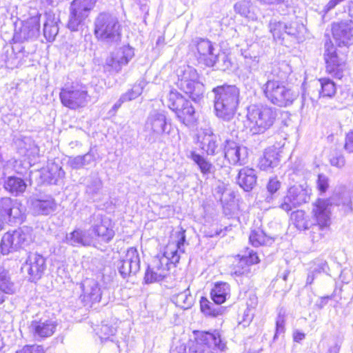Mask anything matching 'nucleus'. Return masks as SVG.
I'll return each instance as SVG.
<instances>
[{
  "label": "nucleus",
  "instance_id": "obj_27",
  "mask_svg": "<svg viewBox=\"0 0 353 353\" xmlns=\"http://www.w3.org/2000/svg\"><path fill=\"white\" fill-rule=\"evenodd\" d=\"M40 17L37 14L23 23L19 31V39L21 41L37 38L40 32Z\"/></svg>",
  "mask_w": 353,
  "mask_h": 353
},
{
  "label": "nucleus",
  "instance_id": "obj_1",
  "mask_svg": "<svg viewBox=\"0 0 353 353\" xmlns=\"http://www.w3.org/2000/svg\"><path fill=\"white\" fill-rule=\"evenodd\" d=\"M216 116L226 121L234 116L240 98V90L235 85L224 84L212 89Z\"/></svg>",
  "mask_w": 353,
  "mask_h": 353
},
{
  "label": "nucleus",
  "instance_id": "obj_55",
  "mask_svg": "<svg viewBox=\"0 0 353 353\" xmlns=\"http://www.w3.org/2000/svg\"><path fill=\"white\" fill-rule=\"evenodd\" d=\"M216 62L217 68L222 70H230L232 68V63L228 55L225 53L216 54Z\"/></svg>",
  "mask_w": 353,
  "mask_h": 353
},
{
  "label": "nucleus",
  "instance_id": "obj_35",
  "mask_svg": "<svg viewBox=\"0 0 353 353\" xmlns=\"http://www.w3.org/2000/svg\"><path fill=\"white\" fill-rule=\"evenodd\" d=\"M46 21L43 25V35L49 42L53 41L59 32L58 19L54 14L46 13Z\"/></svg>",
  "mask_w": 353,
  "mask_h": 353
},
{
  "label": "nucleus",
  "instance_id": "obj_4",
  "mask_svg": "<svg viewBox=\"0 0 353 353\" xmlns=\"http://www.w3.org/2000/svg\"><path fill=\"white\" fill-rule=\"evenodd\" d=\"M262 90L267 99L279 107L292 105L298 97L297 92L285 86L283 82L274 78L268 77Z\"/></svg>",
  "mask_w": 353,
  "mask_h": 353
},
{
  "label": "nucleus",
  "instance_id": "obj_41",
  "mask_svg": "<svg viewBox=\"0 0 353 353\" xmlns=\"http://www.w3.org/2000/svg\"><path fill=\"white\" fill-rule=\"evenodd\" d=\"M249 240L250 243L254 247L270 245L274 241L272 237L267 236L263 230L260 228L251 231Z\"/></svg>",
  "mask_w": 353,
  "mask_h": 353
},
{
  "label": "nucleus",
  "instance_id": "obj_45",
  "mask_svg": "<svg viewBox=\"0 0 353 353\" xmlns=\"http://www.w3.org/2000/svg\"><path fill=\"white\" fill-rule=\"evenodd\" d=\"M201 310L206 316L216 317L222 314V307L214 302L212 303L206 298L202 297L200 301Z\"/></svg>",
  "mask_w": 353,
  "mask_h": 353
},
{
  "label": "nucleus",
  "instance_id": "obj_26",
  "mask_svg": "<svg viewBox=\"0 0 353 353\" xmlns=\"http://www.w3.org/2000/svg\"><path fill=\"white\" fill-rule=\"evenodd\" d=\"M317 201H327V210L330 211V207L332 205L342 206V208L345 213H349L352 211L350 193L345 188L336 191L329 199H319Z\"/></svg>",
  "mask_w": 353,
  "mask_h": 353
},
{
  "label": "nucleus",
  "instance_id": "obj_36",
  "mask_svg": "<svg viewBox=\"0 0 353 353\" xmlns=\"http://www.w3.org/2000/svg\"><path fill=\"white\" fill-rule=\"evenodd\" d=\"M230 285L224 282L216 283L210 292L212 300L217 305L223 303L230 297Z\"/></svg>",
  "mask_w": 353,
  "mask_h": 353
},
{
  "label": "nucleus",
  "instance_id": "obj_30",
  "mask_svg": "<svg viewBox=\"0 0 353 353\" xmlns=\"http://www.w3.org/2000/svg\"><path fill=\"white\" fill-rule=\"evenodd\" d=\"M57 205L51 196L44 199H34L32 201L33 212L39 215H48L57 210Z\"/></svg>",
  "mask_w": 353,
  "mask_h": 353
},
{
  "label": "nucleus",
  "instance_id": "obj_57",
  "mask_svg": "<svg viewBox=\"0 0 353 353\" xmlns=\"http://www.w3.org/2000/svg\"><path fill=\"white\" fill-rule=\"evenodd\" d=\"M327 268V263L325 261L318 260L315 261L310 268V270L315 274L318 275L321 272H325Z\"/></svg>",
  "mask_w": 353,
  "mask_h": 353
},
{
  "label": "nucleus",
  "instance_id": "obj_47",
  "mask_svg": "<svg viewBox=\"0 0 353 353\" xmlns=\"http://www.w3.org/2000/svg\"><path fill=\"white\" fill-rule=\"evenodd\" d=\"M252 3L250 1H241L235 3L234 11L249 20L256 21L257 16L250 10Z\"/></svg>",
  "mask_w": 353,
  "mask_h": 353
},
{
  "label": "nucleus",
  "instance_id": "obj_50",
  "mask_svg": "<svg viewBox=\"0 0 353 353\" xmlns=\"http://www.w3.org/2000/svg\"><path fill=\"white\" fill-rule=\"evenodd\" d=\"M246 304L248 309L247 311H245L244 313L243 319L241 322V323L243 324V326L248 325L252 320L254 314L253 313H250V312L251 310L255 308L258 304L257 296L254 294H250Z\"/></svg>",
  "mask_w": 353,
  "mask_h": 353
},
{
  "label": "nucleus",
  "instance_id": "obj_52",
  "mask_svg": "<svg viewBox=\"0 0 353 353\" xmlns=\"http://www.w3.org/2000/svg\"><path fill=\"white\" fill-rule=\"evenodd\" d=\"M270 30L275 39H283V35L285 34L286 23L271 21L269 25Z\"/></svg>",
  "mask_w": 353,
  "mask_h": 353
},
{
  "label": "nucleus",
  "instance_id": "obj_22",
  "mask_svg": "<svg viewBox=\"0 0 353 353\" xmlns=\"http://www.w3.org/2000/svg\"><path fill=\"white\" fill-rule=\"evenodd\" d=\"M260 261L258 255L253 250H248L247 253L241 256L238 255L232 263L231 274L241 276L250 272V266Z\"/></svg>",
  "mask_w": 353,
  "mask_h": 353
},
{
  "label": "nucleus",
  "instance_id": "obj_16",
  "mask_svg": "<svg viewBox=\"0 0 353 353\" xmlns=\"http://www.w3.org/2000/svg\"><path fill=\"white\" fill-rule=\"evenodd\" d=\"M117 267L123 278L137 273L140 269V258L137 250L130 248L125 256L117 262Z\"/></svg>",
  "mask_w": 353,
  "mask_h": 353
},
{
  "label": "nucleus",
  "instance_id": "obj_61",
  "mask_svg": "<svg viewBox=\"0 0 353 353\" xmlns=\"http://www.w3.org/2000/svg\"><path fill=\"white\" fill-rule=\"evenodd\" d=\"M344 148L347 152L353 153V129L347 132L345 136Z\"/></svg>",
  "mask_w": 353,
  "mask_h": 353
},
{
  "label": "nucleus",
  "instance_id": "obj_54",
  "mask_svg": "<svg viewBox=\"0 0 353 353\" xmlns=\"http://www.w3.org/2000/svg\"><path fill=\"white\" fill-rule=\"evenodd\" d=\"M280 188L281 182L276 178L270 179L266 186L268 192L270 194L265 199L267 202L270 203L273 200Z\"/></svg>",
  "mask_w": 353,
  "mask_h": 353
},
{
  "label": "nucleus",
  "instance_id": "obj_6",
  "mask_svg": "<svg viewBox=\"0 0 353 353\" xmlns=\"http://www.w3.org/2000/svg\"><path fill=\"white\" fill-rule=\"evenodd\" d=\"M98 0H73L70 7L68 28L71 31H78L84 24Z\"/></svg>",
  "mask_w": 353,
  "mask_h": 353
},
{
  "label": "nucleus",
  "instance_id": "obj_28",
  "mask_svg": "<svg viewBox=\"0 0 353 353\" xmlns=\"http://www.w3.org/2000/svg\"><path fill=\"white\" fill-rule=\"evenodd\" d=\"M177 238L178 240L176 243H169L165 248L164 256L167 260L166 265L168 261L172 263H178L180 258L178 252H184L183 247L185 241V231L179 232Z\"/></svg>",
  "mask_w": 353,
  "mask_h": 353
},
{
  "label": "nucleus",
  "instance_id": "obj_25",
  "mask_svg": "<svg viewBox=\"0 0 353 353\" xmlns=\"http://www.w3.org/2000/svg\"><path fill=\"white\" fill-rule=\"evenodd\" d=\"M198 60L206 66L212 67L216 62V54L212 43L207 39H200L197 43Z\"/></svg>",
  "mask_w": 353,
  "mask_h": 353
},
{
  "label": "nucleus",
  "instance_id": "obj_13",
  "mask_svg": "<svg viewBox=\"0 0 353 353\" xmlns=\"http://www.w3.org/2000/svg\"><path fill=\"white\" fill-rule=\"evenodd\" d=\"M196 343L190 349V353H211L210 347L214 346L221 350H224L225 344L222 342L218 332L210 333L201 332L196 334Z\"/></svg>",
  "mask_w": 353,
  "mask_h": 353
},
{
  "label": "nucleus",
  "instance_id": "obj_24",
  "mask_svg": "<svg viewBox=\"0 0 353 353\" xmlns=\"http://www.w3.org/2000/svg\"><path fill=\"white\" fill-rule=\"evenodd\" d=\"M57 325L56 321L52 319H41L32 321L30 328L36 339H42L51 336Z\"/></svg>",
  "mask_w": 353,
  "mask_h": 353
},
{
  "label": "nucleus",
  "instance_id": "obj_31",
  "mask_svg": "<svg viewBox=\"0 0 353 353\" xmlns=\"http://www.w3.org/2000/svg\"><path fill=\"white\" fill-rule=\"evenodd\" d=\"M279 154L276 148L266 149L259 162V167L263 170H269L279 165Z\"/></svg>",
  "mask_w": 353,
  "mask_h": 353
},
{
  "label": "nucleus",
  "instance_id": "obj_58",
  "mask_svg": "<svg viewBox=\"0 0 353 353\" xmlns=\"http://www.w3.org/2000/svg\"><path fill=\"white\" fill-rule=\"evenodd\" d=\"M285 332V319L283 315L279 314L276 321V332L274 336V339Z\"/></svg>",
  "mask_w": 353,
  "mask_h": 353
},
{
  "label": "nucleus",
  "instance_id": "obj_59",
  "mask_svg": "<svg viewBox=\"0 0 353 353\" xmlns=\"http://www.w3.org/2000/svg\"><path fill=\"white\" fill-rule=\"evenodd\" d=\"M100 330L101 339H108L110 336L114 335L117 332L115 327L108 325H102Z\"/></svg>",
  "mask_w": 353,
  "mask_h": 353
},
{
  "label": "nucleus",
  "instance_id": "obj_19",
  "mask_svg": "<svg viewBox=\"0 0 353 353\" xmlns=\"http://www.w3.org/2000/svg\"><path fill=\"white\" fill-rule=\"evenodd\" d=\"M134 55V49L129 46H124L106 59L105 65L116 72H119L123 66L126 65Z\"/></svg>",
  "mask_w": 353,
  "mask_h": 353
},
{
  "label": "nucleus",
  "instance_id": "obj_8",
  "mask_svg": "<svg viewBox=\"0 0 353 353\" xmlns=\"http://www.w3.org/2000/svg\"><path fill=\"white\" fill-rule=\"evenodd\" d=\"M328 202L325 201H316L313 204L312 214L317 222L312 228V241H319L324 235L323 230L330 224L331 211L327 210Z\"/></svg>",
  "mask_w": 353,
  "mask_h": 353
},
{
  "label": "nucleus",
  "instance_id": "obj_64",
  "mask_svg": "<svg viewBox=\"0 0 353 353\" xmlns=\"http://www.w3.org/2000/svg\"><path fill=\"white\" fill-rule=\"evenodd\" d=\"M37 150H38L37 148L34 145H32V147L30 146V149H26V150L21 149L19 152L22 155L28 157H30V154H32L34 152H37Z\"/></svg>",
  "mask_w": 353,
  "mask_h": 353
},
{
  "label": "nucleus",
  "instance_id": "obj_20",
  "mask_svg": "<svg viewBox=\"0 0 353 353\" xmlns=\"http://www.w3.org/2000/svg\"><path fill=\"white\" fill-rule=\"evenodd\" d=\"M197 142L208 155H215L221 148L220 138L211 129L202 130L197 136Z\"/></svg>",
  "mask_w": 353,
  "mask_h": 353
},
{
  "label": "nucleus",
  "instance_id": "obj_9",
  "mask_svg": "<svg viewBox=\"0 0 353 353\" xmlns=\"http://www.w3.org/2000/svg\"><path fill=\"white\" fill-rule=\"evenodd\" d=\"M31 240V234L28 228H19L12 232H6L0 244L1 253L4 255L8 254L27 245Z\"/></svg>",
  "mask_w": 353,
  "mask_h": 353
},
{
  "label": "nucleus",
  "instance_id": "obj_10",
  "mask_svg": "<svg viewBox=\"0 0 353 353\" xmlns=\"http://www.w3.org/2000/svg\"><path fill=\"white\" fill-rule=\"evenodd\" d=\"M25 208L17 200L9 197L0 199V217L7 223H20L25 213Z\"/></svg>",
  "mask_w": 353,
  "mask_h": 353
},
{
  "label": "nucleus",
  "instance_id": "obj_46",
  "mask_svg": "<svg viewBox=\"0 0 353 353\" xmlns=\"http://www.w3.org/2000/svg\"><path fill=\"white\" fill-rule=\"evenodd\" d=\"M146 84L147 83L144 79H139L130 90L121 95V101L128 102L135 99L141 94Z\"/></svg>",
  "mask_w": 353,
  "mask_h": 353
},
{
  "label": "nucleus",
  "instance_id": "obj_49",
  "mask_svg": "<svg viewBox=\"0 0 353 353\" xmlns=\"http://www.w3.org/2000/svg\"><path fill=\"white\" fill-rule=\"evenodd\" d=\"M251 49H248L242 52V55L245 59V65L250 72L255 71L258 68L259 61V53L251 52Z\"/></svg>",
  "mask_w": 353,
  "mask_h": 353
},
{
  "label": "nucleus",
  "instance_id": "obj_17",
  "mask_svg": "<svg viewBox=\"0 0 353 353\" xmlns=\"http://www.w3.org/2000/svg\"><path fill=\"white\" fill-rule=\"evenodd\" d=\"M332 31L335 42L339 47H347L353 44V21L352 20H343L333 23Z\"/></svg>",
  "mask_w": 353,
  "mask_h": 353
},
{
  "label": "nucleus",
  "instance_id": "obj_14",
  "mask_svg": "<svg viewBox=\"0 0 353 353\" xmlns=\"http://www.w3.org/2000/svg\"><path fill=\"white\" fill-rule=\"evenodd\" d=\"M92 232L103 242L108 243L114 236L111 220L100 214H93L90 218Z\"/></svg>",
  "mask_w": 353,
  "mask_h": 353
},
{
  "label": "nucleus",
  "instance_id": "obj_43",
  "mask_svg": "<svg viewBox=\"0 0 353 353\" xmlns=\"http://www.w3.org/2000/svg\"><path fill=\"white\" fill-rule=\"evenodd\" d=\"M305 32V26L300 21H294L286 23L285 34L294 37L298 42L303 40Z\"/></svg>",
  "mask_w": 353,
  "mask_h": 353
},
{
  "label": "nucleus",
  "instance_id": "obj_42",
  "mask_svg": "<svg viewBox=\"0 0 353 353\" xmlns=\"http://www.w3.org/2000/svg\"><path fill=\"white\" fill-rule=\"evenodd\" d=\"M190 157L198 165L201 172L204 176H208L209 174L214 172V165L204 157L194 151H192L190 152Z\"/></svg>",
  "mask_w": 353,
  "mask_h": 353
},
{
  "label": "nucleus",
  "instance_id": "obj_5",
  "mask_svg": "<svg viewBox=\"0 0 353 353\" xmlns=\"http://www.w3.org/2000/svg\"><path fill=\"white\" fill-rule=\"evenodd\" d=\"M88 92L85 85L72 82L61 88L59 98L63 105L71 110H76L86 105L90 98Z\"/></svg>",
  "mask_w": 353,
  "mask_h": 353
},
{
  "label": "nucleus",
  "instance_id": "obj_48",
  "mask_svg": "<svg viewBox=\"0 0 353 353\" xmlns=\"http://www.w3.org/2000/svg\"><path fill=\"white\" fill-rule=\"evenodd\" d=\"M321 90L319 95L323 97H332L336 91V87L334 82L329 78H322L319 80Z\"/></svg>",
  "mask_w": 353,
  "mask_h": 353
},
{
  "label": "nucleus",
  "instance_id": "obj_40",
  "mask_svg": "<svg viewBox=\"0 0 353 353\" xmlns=\"http://www.w3.org/2000/svg\"><path fill=\"white\" fill-rule=\"evenodd\" d=\"M26 182L21 178L10 176L4 183V188L14 195L23 193L26 189Z\"/></svg>",
  "mask_w": 353,
  "mask_h": 353
},
{
  "label": "nucleus",
  "instance_id": "obj_2",
  "mask_svg": "<svg viewBox=\"0 0 353 353\" xmlns=\"http://www.w3.org/2000/svg\"><path fill=\"white\" fill-rule=\"evenodd\" d=\"M94 34L97 40L109 45L121 39V25L118 17L109 12H101L94 21Z\"/></svg>",
  "mask_w": 353,
  "mask_h": 353
},
{
  "label": "nucleus",
  "instance_id": "obj_29",
  "mask_svg": "<svg viewBox=\"0 0 353 353\" xmlns=\"http://www.w3.org/2000/svg\"><path fill=\"white\" fill-rule=\"evenodd\" d=\"M93 241L88 230L76 228L65 236V242L72 246H90Z\"/></svg>",
  "mask_w": 353,
  "mask_h": 353
},
{
  "label": "nucleus",
  "instance_id": "obj_7",
  "mask_svg": "<svg viewBox=\"0 0 353 353\" xmlns=\"http://www.w3.org/2000/svg\"><path fill=\"white\" fill-rule=\"evenodd\" d=\"M168 107L174 111L179 120L185 124L194 119V108L192 103L176 91H170L168 96Z\"/></svg>",
  "mask_w": 353,
  "mask_h": 353
},
{
  "label": "nucleus",
  "instance_id": "obj_37",
  "mask_svg": "<svg viewBox=\"0 0 353 353\" xmlns=\"http://www.w3.org/2000/svg\"><path fill=\"white\" fill-rule=\"evenodd\" d=\"M16 291V286L11 280L8 271L0 266V292L5 295L13 294Z\"/></svg>",
  "mask_w": 353,
  "mask_h": 353
},
{
  "label": "nucleus",
  "instance_id": "obj_34",
  "mask_svg": "<svg viewBox=\"0 0 353 353\" xmlns=\"http://www.w3.org/2000/svg\"><path fill=\"white\" fill-rule=\"evenodd\" d=\"M237 183L245 191L251 190L256 183L255 170L247 167L241 169L237 177Z\"/></svg>",
  "mask_w": 353,
  "mask_h": 353
},
{
  "label": "nucleus",
  "instance_id": "obj_23",
  "mask_svg": "<svg viewBox=\"0 0 353 353\" xmlns=\"http://www.w3.org/2000/svg\"><path fill=\"white\" fill-rule=\"evenodd\" d=\"M82 294L80 296L85 304L97 303L101 301V291L99 284L93 279L87 278L81 283Z\"/></svg>",
  "mask_w": 353,
  "mask_h": 353
},
{
  "label": "nucleus",
  "instance_id": "obj_44",
  "mask_svg": "<svg viewBox=\"0 0 353 353\" xmlns=\"http://www.w3.org/2000/svg\"><path fill=\"white\" fill-rule=\"evenodd\" d=\"M188 88H180L194 101H199L203 96L205 91L204 85L200 81L192 82L188 84Z\"/></svg>",
  "mask_w": 353,
  "mask_h": 353
},
{
  "label": "nucleus",
  "instance_id": "obj_32",
  "mask_svg": "<svg viewBox=\"0 0 353 353\" xmlns=\"http://www.w3.org/2000/svg\"><path fill=\"white\" fill-rule=\"evenodd\" d=\"M154 265L148 267L145 274V281L147 283L157 282L161 281L167 274L168 268L162 265L163 261L161 260H155Z\"/></svg>",
  "mask_w": 353,
  "mask_h": 353
},
{
  "label": "nucleus",
  "instance_id": "obj_60",
  "mask_svg": "<svg viewBox=\"0 0 353 353\" xmlns=\"http://www.w3.org/2000/svg\"><path fill=\"white\" fill-rule=\"evenodd\" d=\"M329 187L328 178L324 174H319L317 188L321 193L326 192Z\"/></svg>",
  "mask_w": 353,
  "mask_h": 353
},
{
  "label": "nucleus",
  "instance_id": "obj_33",
  "mask_svg": "<svg viewBox=\"0 0 353 353\" xmlns=\"http://www.w3.org/2000/svg\"><path fill=\"white\" fill-rule=\"evenodd\" d=\"M178 86L179 88L182 87L188 88V84L196 82L199 80V74L196 70L191 66L184 65L177 70Z\"/></svg>",
  "mask_w": 353,
  "mask_h": 353
},
{
  "label": "nucleus",
  "instance_id": "obj_63",
  "mask_svg": "<svg viewBox=\"0 0 353 353\" xmlns=\"http://www.w3.org/2000/svg\"><path fill=\"white\" fill-rule=\"evenodd\" d=\"M304 212L303 211H296L292 214V219H294L296 221H297V227H301V224L299 223V221L303 219Z\"/></svg>",
  "mask_w": 353,
  "mask_h": 353
},
{
  "label": "nucleus",
  "instance_id": "obj_56",
  "mask_svg": "<svg viewBox=\"0 0 353 353\" xmlns=\"http://www.w3.org/2000/svg\"><path fill=\"white\" fill-rule=\"evenodd\" d=\"M16 353H45L44 349L39 345H26L17 350Z\"/></svg>",
  "mask_w": 353,
  "mask_h": 353
},
{
  "label": "nucleus",
  "instance_id": "obj_15",
  "mask_svg": "<svg viewBox=\"0 0 353 353\" xmlns=\"http://www.w3.org/2000/svg\"><path fill=\"white\" fill-rule=\"evenodd\" d=\"M310 199L307 191L301 185H294L289 188L286 196L283 199L279 207L285 212H290Z\"/></svg>",
  "mask_w": 353,
  "mask_h": 353
},
{
  "label": "nucleus",
  "instance_id": "obj_3",
  "mask_svg": "<svg viewBox=\"0 0 353 353\" xmlns=\"http://www.w3.org/2000/svg\"><path fill=\"white\" fill-rule=\"evenodd\" d=\"M276 113L269 107L252 105L247 112V127L253 134H263L274 123Z\"/></svg>",
  "mask_w": 353,
  "mask_h": 353
},
{
  "label": "nucleus",
  "instance_id": "obj_38",
  "mask_svg": "<svg viewBox=\"0 0 353 353\" xmlns=\"http://www.w3.org/2000/svg\"><path fill=\"white\" fill-rule=\"evenodd\" d=\"M94 159V154L90 150L84 155L70 157L68 160V164L71 168L79 170L83 166L90 165Z\"/></svg>",
  "mask_w": 353,
  "mask_h": 353
},
{
  "label": "nucleus",
  "instance_id": "obj_51",
  "mask_svg": "<svg viewBox=\"0 0 353 353\" xmlns=\"http://www.w3.org/2000/svg\"><path fill=\"white\" fill-rule=\"evenodd\" d=\"M65 172L61 167L57 164H52L48 168V181L49 183L57 184L58 180L63 178Z\"/></svg>",
  "mask_w": 353,
  "mask_h": 353
},
{
  "label": "nucleus",
  "instance_id": "obj_62",
  "mask_svg": "<svg viewBox=\"0 0 353 353\" xmlns=\"http://www.w3.org/2000/svg\"><path fill=\"white\" fill-rule=\"evenodd\" d=\"M345 163V158L343 155L334 157L330 159L331 165L333 166H336L337 168H342L343 166H344Z\"/></svg>",
  "mask_w": 353,
  "mask_h": 353
},
{
  "label": "nucleus",
  "instance_id": "obj_39",
  "mask_svg": "<svg viewBox=\"0 0 353 353\" xmlns=\"http://www.w3.org/2000/svg\"><path fill=\"white\" fill-rule=\"evenodd\" d=\"M172 301L178 307L187 310L190 308L194 303L193 296L191 295L189 288H187L183 292L174 294Z\"/></svg>",
  "mask_w": 353,
  "mask_h": 353
},
{
  "label": "nucleus",
  "instance_id": "obj_12",
  "mask_svg": "<svg viewBox=\"0 0 353 353\" xmlns=\"http://www.w3.org/2000/svg\"><path fill=\"white\" fill-rule=\"evenodd\" d=\"M324 59L326 63V72L338 79L343 77L345 69L344 56H340L331 41L325 43Z\"/></svg>",
  "mask_w": 353,
  "mask_h": 353
},
{
  "label": "nucleus",
  "instance_id": "obj_21",
  "mask_svg": "<svg viewBox=\"0 0 353 353\" xmlns=\"http://www.w3.org/2000/svg\"><path fill=\"white\" fill-rule=\"evenodd\" d=\"M22 269L27 271L30 275V280L37 281L44 273L46 260L42 255L37 252L30 253Z\"/></svg>",
  "mask_w": 353,
  "mask_h": 353
},
{
  "label": "nucleus",
  "instance_id": "obj_53",
  "mask_svg": "<svg viewBox=\"0 0 353 353\" xmlns=\"http://www.w3.org/2000/svg\"><path fill=\"white\" fill-rule=\"evenodd\" d=\"M101 188V180L99 177L94 176L87 185L86 193L90 196L91 199H94V197L99 194Z\"/></svg>",
  "mask_w": 353,
  "mask_h": 353
},
{
  "label": "nucleus",
  "instance_id": "obj_18",
  "mask_svg": "<svg viewBox=\"0 0 353 353\" xmlns=\"http://www.w3.org/2000/svg\"><path fill=\"white\" fill-rule=\"evenodd\" d=\"M248 154L246 147L231 140L225 141L224 156L230 164L241 165L246 163Z\"/></svg>",
  "mask_w": 353,
  "mask_h": 353
},
{
  "label": "nucleus",
  "instance_id": "obj_11",
  "mask_svg": "<svg viewBox=\"0 0 353 353\" xmlns=\"http://www.w3.org/2000/svg\"><path fill=\"white\" fill-rule=\"evenodd\" d=\"M170 125L168 123L165 115L157 110L152 111L148 115L145 129L149 132L148 141L155 142L160 136L170 134Z\"/></svg>",
  "mask_w": 353,
  "mask_h": 353
}]
</instances>
